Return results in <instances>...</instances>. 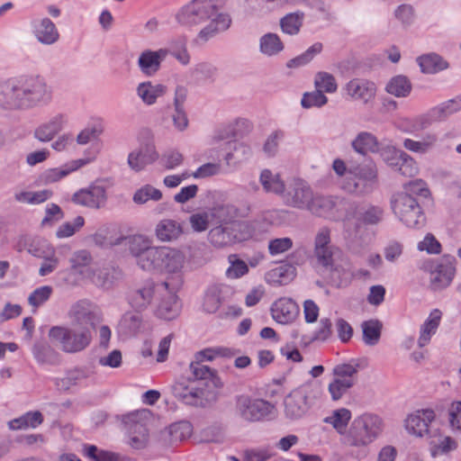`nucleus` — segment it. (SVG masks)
Here are the masks:
<instances>
[{
    "label": "nucleus",
    "instance_id": "nucleus-14",
    "mask_svg": "<svg viewBox=\"0 0 461 461\" xmlns=\"http://www.w3.org/2000/svg\"><path fill=\"white\" fill-rule=\"evenodd\" d=\"M120 243L127 240L130 253L135 258L137 265L143 270L149 269L150 261L157 247L152 246V241L144 235H133L119 238Z\"/></svg>",
    "mask_w": 461,
    "mask_h": 461
},
{
    "label": "nucleus",
    "instance_id": "nucleus-11",
    "mask_svg": "<svg viewBox=\"0 0 461 461\" xmlns=\"http://www.w3.org/2000/svg\"><path fill=\"white\" fill-rule=\"evenodd\" d=\"M186 263V255L177 249L166 246L157 247L147 271H157L170 275H180Z\"/></svg>",
    "mask_w": 461,
    "mask_h": 461
},
{
    "label": "nucleus",
    "instance_id": "nucleus-7",
    "mask_svg": "<svg viewBox=\"0 0 461 461\" xmlns=\"http://www.w3.org/2000/svg\"><path fill=\"white\" fill-rule=\"evenodd\" d=\"M356 209V202L336 196L313 194L312 202L310 203L307 211L317 216L330 219L343 217L345 220H349L351 217H355Z\"/></svg>",
    "mask_w": 461,
    "mask_h": 461
},
{
    "label": "nucleus",
    "instance_id": "nucleus-37",
    "mask_svg": "<svg viewBox=\"0 0 461 461\" xmlns=\"http://www.w3.org/2000/svg\"><path fill=\"white\" fill-rule=\"evenodd\" d=\"M156 236L160 241L176 240L182 233L179 222L172 219H163L156 226Z\"/></svg>",
    "mask_w": 461,
    "mask_h": 461
},
{
    "label": "nucleus",
    "instance_id": "nucleus-38",
    "mask_svg": "<svg viewBox=\"0 0 461 461\" xmlns=\"http://www.w3.org/2000/svg\"><path fill=\"white\" fill-rule=\"evenodd\" d=\"M32 354L38 363L55 366L60 362V355L46 342L35 343Z\"/></svg>",
    "mask_w": 461,
    "mask_h": 461
},
{
    "label": "nucleus",
    "instance_id": "nucleus-35",
    "mask_svg": "<svg viewBox=\"0 0 461 461\" xmlns=\"http://www.w3.org/2000/svg\"><path fill=\"white\" fill-rule=\"evenodd\" d=\"M442 317V312L438 309H434L428 319L420 327V334L418 344L420 348L426 346L430 341L431 337L436 333Z\"/></svg>",
    "mask_w": 461,
    "mask_h": 461
},
{
    "label": "nucleus",
    "instance_id": "nucleus-34",
    "mask_svg": "<svg viewBox=\"0 0 461 461\" xmlns=\"http://www.w3.org/2000/svg\"><path fill=\"white\" fill-rule=\"evenodd\" d=\"M364 367L365 365L362 360L351 359L348 363L336 365L332 369V375L335 379L348 381L353 383V385H355L357 383V373Z\"/></svg>",
    "mask_w": 461,
    "mask_h": 461
},
{
    "label": "nucleus",
    "instance_id": "nucleus-51",
    "mask_svg": "<svg viewBox=\"0 0 461 461\" xmlns=\"http://www.w3.org/2000/svg\"><path fill=\"white\" fill-rule=\"evenodd\" d=\"M162 198V193L151 185H145L138 189L133 194V202L138 204H143L149 200L159 201Z\"/></svg>",
    "mask_w": 461,
    "mask_h": 461
},
{
    "label": "nucleus",
    "instance_id": "nucleus-13",
    "mask_svg": "<svg viewBox=\"0 0 461 461\" xmlns=\"http://www.w3.org/2000/svg\"><path fill=\"white\" fill-rule=\"evenodd\" d=\"M313 194L312 188L305 180L294 177L286 183L282 199L290 207L307 210L312 202Z\"/></svg>",
    "mask_w": 461,
    "mask_h": 461
},
{
    "label": "nucleus",
    "instance_id": "nucleus-57",
    "mask_svg": "<svg viewBox=\"0 0 461 461\" xmlns=\"http://www.w3.org/2000/svg\"><path fill=\"white\" fill-rule=\"evenodd\" d=\"M328 102L327 96L319 89L315 91L304 93L301 100L303 108L321 107Z\"/></svg>",
    "mask_w": 461,
    "mask_h": 461
},
{
    "label": "nucleus",
    "instance_id": "nucleus-10",
    "mask_svg": "<svg viewBox=\"0 0 461 461\" xmlns=\"http://www.w3.org/2000/svg\"><path fill=\"white\" fill-rule=\"evenodd\" d=\"M173 395L187 405L206 407L214 403L218 399V392L204 389L196 385L193 381H177L171 386Z\"/></svg>",
    "mask_w": 461,
    "mask_h": 461
},
{
    "label": "nucleus",
    "instance_id": "nucleus-25",
    "mask_svg": "<svg viewBox=\"0 0 461 461\" xmlns=\"http://www.w3.org/2000/svg\"><path fill=\"white\" fill-rule=\"evenodd\" d=\"M167 49L158 50H146L140 53L138 59V66L142 74L147 77L154 76L160 68L161 62L168 55Z\"/></svg>",
    "mask_w": 461,
    "mask_h": 461
},
{
    "label": "nucleus",
    "instance_id": "nucleus-18",
    "mask_svg": "<svg viewBox=\"0 0 461 461\" xmlns=\"http://www.w3.org/2000/svg\"><path fill=\"white\" fill-rule=\"evenodd\" d=\"M435 412L430 409L420 410L407 416L404 420V427L407 432L414 437H428L435 429L433 421Z\"/></svg>",
    "mask_w": 461,
    "mask_h": 461
},
{
    "label": "nucleus",
    "instance_id": "nucleus-58",
    "mask_svg": "<svg viewBox=\"0 0 461 461\" xmlns=\"http://www.w3.org/2000/svg\"><path fill=\"white\" fill-rule=\"evenodd\" d=\"M115 279L114 269L110 267L99 268L93 273V283L103 288H109Z\"/></svg>",
    "mask_w": 461,
    "mask_h": 461
},
{
    "label": "nucleus",
    "instance_id": "nucleus-49",
    "mask_svg": "<svg viewBox=\"0 0 461 461\" xmlns=\"http://www.w3.org/2000/svg\"><path fill=\"white\" fill-rule=\"evenodd\" d=\"M351 419V411L346 408L337 409L331 415L324 418L323 421L330 424L339 433L343 434Z\"/></svg>",
    "mask_w": 461,
    "mask_h": 461
},
{
    "label": "nucleus",
    "instance_id": "nucleus-29",
    "mask_svg": "<svg viewBox=\"0 0 461 461\" xmlns=\"http://www.w3.org/2000/svg\"><path fill=\"white\" fill-rule=\"evenodd\" d=\"M90 162L88 158H79L72 160L61 167H54L45 170L41 176V179L44 184H52L58 182L61 178L67 176L71 172H74L80 167L87 165Z\"/></svg>",
    "mask_w": 461,
    "mask_h": 461
},
{
    "label": "nucleus",
    "instance_id": "nucleus-43",
    "mask_svg": "<svg viewBox=\"0 0 461 461\" xmlns=\"http://www.w3.org/2000/svg\"><path fill=\"white\" fill-rule=\"evenodd\" d=\"M353 149L360 154H366V152H377L379 150L380 144L375 136L370 132L363 131L360 132L356 139L352 141Z\"/></svg>",
    "mask_w": 461,
    "mask_h": 461
},
{
    "label": "nucleus",
    "instance_id": "nucleus-62",
    "mask_svg": "<svg viewBox=\"0 0 461 461\" xmlns=\"http://www.w3.org/2000/svg\"><path fill=\"white\" fill-rule=\"evenodd\" d=\"M52 291L53 289L50 285L36 288L28 297L29 304L35 308L42 305L50 299Z\"/></svg>",
    "mask_w": 461,
    "mask_h": 461
},
{
    "label": "nucleus",
    "instance_id": "nucleus-9",
    "mask_svg": "<svg viewBox=\"0 0 461 461\" xmlns=\"http://www.w3.org/2000/svg\"><path fill=\"white\" fill-rule=\"evenodd\" d=\"M49 337L60 344L61 349L66 353H77L86 348L92 340V332L86 328L80 329L71 327H52L49 331Z\"/></svg>",
    "mask_w": 461,
    "mask_h": 461
},
{
    "label": "nucleus",
    "instance_id": "nucleus-61",
    "mask_svg": "<svg viewBox=\"0 0 461 461\" xmlns=\"http://www.w3.org/2000/svg\"><path fill=\"white\" fill-rule=\"evenodd\" d=\"M353 386V383L351 382L333 378V380L329 384L328 391L333 401H339Z\"/></svg>",
    "mask_w": 461,
    "mask_h": 461
},
{
    "label": "nucleus",
    "instance_id": "nucleus-50",
    "mask_svg": "<svg viewBox=\"0 0 461 461\" xmlns=\"http://www.w3.org/2000/svg\"><path fill=\"white\" fill-rule=\"evenodd\" d=\"M209 260L208 249L205 244L198 243L188 247V256L186 263L191 267H199L206 264Z\"/></svg>",
    "mask_w": 461,
    "mask_h": 461
},
{
    "label": "nucleus",
    "instance_id": "nucleus-59",
    "mask_svg": "<svg viewBox=\"0 0 461 461\" xmlns=\"http://www.w3.org/2000/svg\"><path fill=\"white\" fill-rule=\"evenodd\" d=\"M393 14L403 27L411 26L415 21V9L409 4H402L397 6Z\"/></svg>",
    "mask_w": 461,
    "mask_h": 461
},
{
    "label": "nucleus",
    "instance_id": "nucleus-39",
    "mask_svg": "<svg viewBox=\"0 0 461 461\" xmlns=\"http://www.w3.org/2000/svg\"><path fill=\"white\" fill-rule=\"evenodd\" d=\"M87 377L86 373L80 368L68 370L65 376L53 378V383L59 391L66 392L78 385Z\"/></svg>",
    "mask_w": 461,
    "mask_h": 461
},
{
    "label": "nucleus",
    "instance_id": "nucleus-4",
    "mask_svg": "<svg viewBox=\"0 0 461 461\" xmlns=\"http://www.w3.org/2000/svg\"><path fill=\"white\" fill-rule=\"evenodd\" d=\"M315 267L335 286L347 284L351 277L350 265L347 260H339V251L337 248L313 250Z\"/></svg>",
    "mask_w": 461,
    "mask_h": 461
},
{
    "label": "nucleus",
    "instance_id": "nucleus-21",
    "mask_svg": "<svg viewBox=\"0 0 461 461\" xmlns=\"http://www.w3.org/2000/svg\"><path fill=\"white\" fill-rule=\"evenodd\" d=\"M68 118L65 113H56L41 123L33 132V136L41 142H49L68 125Z\"/></svg>",
    "mask_w": 461,
    "mask_h": 461
},
{
    "label": "nucleus",
    "instance_id": "nucleus-31",
    "mask_svg": "<svg viewBox=\"0 0 461 461\" xmlns=\"http://www.w3.org/2000/svg\"><path fill=\"white\" fill-rule=\"evenodd\" d=\"M167 93V86L162 84H153L151 81L140 83L136 87L138 97L146 105H153L157 100Z\"/></svg>",
    "mask_w": 461,
    "mask_h": 461
},
{
    "label": "nucleus",
    "instance_id": "nucleus-27",
    "mask_svg": "<svg viewBox=\"0 0 461 461\" xmlns=\"http://www.w3.org/2000/svg\"><path fill=\"white\" fill-rule=\"evenodd\" d=\"M156 285L153 280H145L142 284L131 291L129 303L137 311L146 309L152 302Z\"/></svg>",
    "mask_w": 461,
    "mask_h": 461
},
{
    "label": "nucleus",
    "instance_id": "nucleus-1",
    "mask_svg": "<svg viewBox=\"0 0 461 461\" xmlns=\"http://www.w3.org/2000/svg\"><path fill=\"white\" fill-rule=\"evenodd\" d=\"M51 90L40 77H21L0 84V105L28 110L50 103Z\"/></svg>",
    "mask_w": 461,
    "mask_h": 461
},
{
    "label": "nucleus",
    "instance_id": "nucleus-52",
    "mask_svg": "<svg viewBox=\"0 0 461 461\" xmlns=\"http://www.w3.org/2000/svg\"><path fill=\"white\" fill-rule=\"evenodd\" d=\"M230 267L226 270V276L230 279H237L249 272L248 265L239 258L238 255L230 254L228 257Z\"/></svg>",
    "mask_w": 461,
    "mask_h": 461
},
{
    "label": "nucleus",
    "instance_id": "nucleus-30",
    "mask_svg": "<svg viewBox=\"0 0 461 461\" xmlns=\"http://www.w3.org/2000/svg\"><path fill=\"white\" fill-rule=\"evenodd\" d=\"M208 240L216 248L230 246L240 240L235 234L234 226L221 224L209 231Z\"/></svg>",
    "mask_w": 461,
    "mask_h": 461
},
{
    "label": "nucleus",
    "instance_id": "nucleus-15",
    "mask_svg": "<svg viewBox=\"0 0 461 461\" xmlns=\"http://www.w3.org/2000/svg\"><path fill=\"white\" fill-rule=\"evenodd\" d=\"M71 325L86 328L92 332L95 323L99 321V313L96 307L88 300H79L73 303L68 312Z\"/></svg>",
    "mask_w": 461,
    "mask_h": 461
},
{
    "label": "nucleus",
    "instance_id": "nucleus-56",
    "mask_svg": "<svg viewBox=\"0 0 461 461\" xmlns=\"http://www.w3.org/2000/svg\"><path fill=\"white\" fill-rule=\"evenodd\" d=\"M314 85L322 93H334L338 88L335 77L328 72H318L315 76Z\"/></svg>",
    "mask_w": 461,
    "mask_h": 461
},
{
    "label": "nucleus",
    "instance_id": "nucleus-45",
    "mask_svg": "<svg viewBox=\"0 0 461 461\" xmlns=\"http://www.w3.org/2000/svg\"><path fill=\"white\" fill-rule=\"evenodd\" d=\"M412 85L409 78L402 75L392 77L385 86L388 94L396 97H406L410 95Z\"/></svg>",
    "mask_w": 461,
    "mask_h": 461
},
{
    "label": "nucleus",
    "instance_id": "nucleus-22",
    "mask_svg": "<svg viewBox=\"0 0 461 461\" xmlns=\"http://www.w3.org/2000/svg\"><path fill=\"white\" fill-rule=\"evenodd\" d=\"M233 288L225 284H215L206 290L203 309L207 313H214L221 304L226 302L232 294Z\"/></svg>",
    "mask_w": 461,
    "mask_h": 461
},
{
    "label": "nucleus",
    "instance_id": "nucleus-63",
    "mask_svg": "<svg viewBox=\"0 0 461 461\" xmlns=\"http://www.w3.org/2000/svg\"><path fill=\"white\" fill-rule=\"evenodd\" d=\"M295 268L290 265L279 266L269 273V276L273 278L274 282L280 285L287 283L294 276Z\"/></svg>",
    "mask_w": 461,
    "mask_h": 461
},
{
    "label": "nucleus",
    "instance_id": "nucleus-55",
    "mask_svg": "<svg viewBox=\"0 0 461 461\" xmlns=\"http://www.w3.org/2000/svg\"><path fill=\"white\" fill-rule=\"evenodd\" d=\"M27 251L33 257L43 258L54 255V249L43 240H32L27 246Z\"/></svg>",
    "mask_w": 461,
    "mask_h": 461
},
{
    "label": "nucleus",
    "instance_id": "nucleus-12",
    "mask_svg": "<svg viewBox=\"0 0 461 461\" xmlns=\"http://www.w3.org/2000/svg\"><path fill=\"white\" fill-rule=\"evenodd\" d=\"M274 406L262 399L241 394L236 397L235 413L246 421H258L272 412Z\"/></svg>",
    "mask_w": 461,
    "mask_h": 461
},
{
    "label": "nucleus",
    "instance_id": "nucleus-6",
    "mask_svg": "<svg viewBox=\"0 0 461 461\" xmlns=\"http://www.w3.org/2000/svg\"><path fill=\"white\" fill-rule=\"evenodd\" d=\"M378 183V171L374 162H368L348 168L342 188L356 195L371 194Z\"/></svg>",
    "mask_w": 461,
    "mask_h": 461
},
{
    "label": "nucleus",
    "instance_id": "nucleus-44",
    "mask_svg": "<svg viewBox=\"0 0 461 461\" xmlns=\"http://www.w3.org/2000/svg\"><path fill=\"white\" fill-rule=\"evenodd\" d=\"M383 325L378 320L365 321L361 324L363 341L366 346H375L378 344Z\"/></svg>",
    "mask_w": 461,
    "mask_h": 461
},
{
    "label": "nucleus",
    "instance_id": "nucleus-17",
    "mask_svg": "<svg viewBox=\"0 0 461 461\" xmlns=\"http://www.w3.org/2000/svg\"><path fill=\"white\" fill-rule=\"evenodd\" d=\"M456 273V258L444 255L437 260L430 271V285L434 290L446 288L450 285Z\"/></svg>",
    "mask_w": 461,
    "mask_h": 461
},
{
    "label": "nucleus",
    "instance_id": "nucleus-26",
    "mask_svg": "<svg viewBox=\"0 0 461 461\" xmlns=\"http://www.w3.org/2000/svg\"><path fill=\"white\" fill-rule=\"evenodd\" d=\"M32 26L35 38L41 44L52 45L59 39L55 23L48 17L34 19L32 22Z\"/></svg>",
    "mask_w": 461,
    "mask_h": 461
},
{
    "label": "nucleus",
    "instance_id": "nucleus-42",
    "mask_svg": "<svg viewBox=\"0 0 461 461\" xmlns=\"http://www.w3.org/2000/svg\"><path fill=\"white\" fill-rule=\"evenodd\" d=\"M305 14L302 11H296L285 14L280 19V27L284 33L294 36L300 32Z\"/></svg>",
    "mask_w": 461,
    "mask_h": 461
},
{
    "label": "nucleus",
    "instance_id": "nucleus-36",
    "mask_svg": "<svg viewBox=\"0 0 461 461\" xmlns=\"http://www.w3.org/2000/svg\"><path fill=\"white\" fill-rule=\"evenodd\" d=\"M250 212V206L247 205L242 209L233 204H222L213 209L212 215L221 223H229L238 217H246Z\"/></svg>",
    "mask_w": 461,
    "mask_h": 461
},
{
    "label": "nucleus",
    "instance_id": "nucleus-60",
    "mask_svg": "<svg viewBox=\"0 0 461 461\" xmlns=\"http://www.w3.org/2000/svg\"><path fill=\"white\" fill-rule=\"evenodd\" d=\"M104 131V127L101 123H96L92 126L83 129L76 138L78 145H86L91 140L97 139Z\"/></svg>",
    "mask_w": 461,
    "mask_h": 461
},
{
    "label": "nucleus",
    "instance_id": "nucleus-32",
    "mask_svg": "<svg viewBox=\"0 0 461 461\" xmlns=\"http://www.w3.org/2000/svg\"><path fill=\"white\" fill-rule=\"evenodd\" d=\"M384 211L378 205L367 204L355 210V217L358 222L364 225H377L384 220Z\"/></svg>",
    "mask_w": 461,
    "mask_h": 461
},
{
    "label": "nucleus",
    "instance_id": "nucleus-19",
    "mask_svg": "<svg viewBox=\"0 0 461 461\" xmlns=\"http://www.w3.org/2000/svg\"><path fill=\"white\" fill-rule=\"evenodd\" d=\"M158 158L159 154L155 144L153 142H146L129 153L127 164L132 171L139 173L143 171L148 166L155 163Z\"/></svg>",
    "mask_w": 461,
    "mask_h": 461
},
{
    "label": "nucleus",
    "instance_id": "nucleus-8",
    "mask_svg": "<svg viewBox=\"0 0 461 461\" xmlns=\"http://www.w3.org/2000/svg\"><path fill=\"white\" fill-rule=\"evenodd\" d=\"M382 431V420L366 413L354 419L347 435L350 446L363 447L373 442Z\"/></svg>",
    "mask_w": 461,
    "mask_h": 461
},
{
    "label": "nucleus",
    "instance_id": "nucleus-48",
    "mask_svg": "<svg viewBox=\"0 0 461 461\" xmlns=\"http://www.w3.org/2000/svg\"><path fill=\"white\" fill-rule=\"evenodd\" d=\"M418 63L423 73L434 74L447 67V62L438 54L431 53L420 57Z\"/></svg>",
    "mask_w": 461,
    "mask_h": 461
},
{
    "label": "nucleus",
    "instance_id": "nucleus-47",
    "mask_svg": "<svg viewBox=\"0 0 461 461\" xmlns=\"http://www.w3.org/2000/svg\"><path fill=\"white\" fill-rule=\"evenodd\" d=\"M461 110V97L454 98L431 108V116L437 122L446 120L448 116Z\"/></svg>",
    "mask_w": 461,
    "mask_h": 461
},
{
    "label": "nucleus",
    "instance_id": "nucleus-53",
    "mask_svg": "<svg viewBox=\"0 0 461 461\" xmlns=\"http://www.w3.org/2000/svg\"><path fill=\"white\" fill-rule=\"evenodd\" d=\"M377 152L380 154L382 159L393 170L396 166L399 165V161L405 153L391 145L380 146Z\"/></svg>",
    "mask_w": 461,
    "mask_h": 461
},
{
    "label": "nucleus",
    "instance_id": "nucleus-54",
    "mask_svg": "<svg viewBox=\"0 0 461 461\" xmlns=\"http://www.w3.org/2000/svg\"><path fill=\"white\" fill-rule=\"evenodd\" d=\"M322 50V43L315 42L310 48H308L303 54L300 56L292 59L288 61L287 66L289 68H297L309 63L314 56L321 53Z\"/></svg>",
    "mask_w": 461,
    "mask_h": 461
},
{
    "label": "nucleus",
    "instance_id": "nucleus-46",
    "mask_svg": "<svg viewBox=\"0 0 461 461\" xmlns=\"http://www.w3.org/2000/svg\"><path fill=\"white\" fill-rule=\"evenodd\" d=\"M260 52L267 56H275L284 50V43L276 33L268 32L259 39Z\"/></svg>",
    "mask_w": 461,
    "mask_h": 461
},
{
    "label": "nucleus",
    "instance_id": "nucleus-5",
    "mask_svg": "<svg viewBox=\"0 0 461 461\" xmlns=\"http://www.w3.org/2000/svg\"><path fill=\"white\" fill-rule=\"evenodd\" d=\"M321 388L308 382L292 390L284 399L285 416L292 420L304 417L320 397Z\"/></svg>",
    "mask_w": 461,
    "mask_h": 461
},
{
    "label": "nucleus",
    "instance_id": "nucleus-2",
    "mask_svg": "<svg viewBox=\"0 0 461 461\" xmlns=\"http://www.w3.org/2000/svg\"><path fill=\"white\" fill-rule=\"evenodd\" d=\"M179 23L186 26L199 25L209 22L198 33L197 39L205 42L216 34L225 32L231 23L229 14L219 12L213 0H192L176 14Z\"/></svg>",
    "mask_w": 461,
    "mask_h": 461
},
{
    "label": "nucleus",
    "instance_id": "nucleus-24",
    "mask_svg": "<svg viewBox=\"0 0 461 461\" xmlns=\"http://www.w3.org/2000/svg\"><path fill=\"white\" fill-rule=\"evenodd\" d=\"M347 95L353 100L365 104L372 100L376 93L375 84L365 78H353L344 87Z\"/></svg>",
    "mask_w": 461,
    "mask_h": 461
},
{
    "label": "nucleus",
    "instance_id": "nucleus-23",
    "mask_svg": "<svg viewBox=\"0 0 461 461\" xmlns=\"http://www.w3.org/2000/svg\"><path fill=\"white\" fill-rule=\"evenodd\" d=\"M72 201L79 205L99 209L105 204L106 191L102 185H90L73 194Z\"/></svg>",
    "mask_w": 461,
    "mask_h": 461
},
{
    "label": "nucleus",
    "instance_id": "nucleus-64",
    "mask_svg": "<svg viewBox=\"0 0 461 461\" xmlns=\"http://www.w3.org/2000/svg\"><path fill=\"white\" fill-rule=\"evenodd\" d=\"M402 156L394 170L404 176H414L419 171L417 163L406 152Z\"/></svg>",
    "mask_w": 461,
    "mask_h": 461
},
{
    "label": "nucleus",
    "instance_id": "nucleus-20",
    "mask_svg": "<svg viewBox=\"0 0 461 461\" xmlns=\"http://www.w3.org/2000/svg\"><path fill=\"white\" fill-rule=\"evenodd\" d=\"M190 371L194 377L193 382H195L198 386L217 391V389L221 388L223 385L221 378L217 375L216 370L203 365L200 361H193L190 364Z\"/></svg>",
    "mask_w": 461,
    "mask_h": 461
},
{
    "label": "nucleus",
    "instance_id": "nucleus-33",
    "mask_svg": "<svg viewBox=\"0 0 461 461\" xmlns=\"http://www.w3.org/2000/svg\"><path fill=\"white\" fill-rule=\"evenodd\" d=\"M428 439L432 456L444 455L456 448V442L448 436H442L438 429L432 431Z\"/></svg>",
    "mask_w": 461,
    "mask_h": 461
},
{
    "label": "nucleus",
    "instance_id": "nucleus-3",
    "mask_svg": "<svg viewBox=\"0 0 461 461\" xmlns=\"http://www.w3.org/2000/svg\"><path fill=\"white\" fill-rule=\"evenodd\" d=\"M429 191L422 180L410 182L404 191L393 194L391 206L395 216L407 227L419 229L425 224V215L413 195L427 197Z\"/></svg>",
    "mask_w": 461,
    "mask_h": 461
},
{
    "label": "nucleus",
    "instance_id": "nucleus-41",
    "mask_svg": "<svg viewBox=\"0 0 461 461\" xmlns=\"http://www.w3.org/2000/svg\"><path fill=\"white\" fill-rule=\"evenodd\" d=\"M43 421V416L41 411H28L23 415L15 418L8 422V427L12 430L25 429L28 428L35 429Z\"/></svg>",
    "mask_w": 461,
    "mask_h": 461
},
{
    "label": "nucleus",
    "instance_id": "nucleus-28",
    "mask_svg": "<svg viewBox=\"0 0 461 461\" xmlns=\"http://www.w3.org/2000/svg\"><path fill=\"white\" fill-rule=\"evenodd\" d=\"M272 317L282 324L294 321L299 313L297 303L290 298H280L271 307Z\"/></svg>",
    "mask_w": 461,
    "mask_h": 461
},
{
    "label": "nucleus",
    "instance_id": "nucleus-40",
    "mask_svg": "<svg viewBox=\"0 0 461 461\" xmlns=\"http://www.w3.org/2000/svg\"><path fill=\"white\" fill-rule=\"evenodd\" d=\"M259 182L267 193L279 194L281 197L286 187V184L280 178L278 174H274L269 169H264L260 173Z\"/></svg>",
    "mask_w": 461,
    "mask_h": 461
},
{
    "label": "nucleus",
    "instance_id": "nucleus-16",
    "mask_svg": "<svg viewBox=\"0 0 461 461\" xmlns=\"http://www.w3.org/2000/svg\"><path fill=\"white\" fill-rule=\"evenodd\" d=\"M178 286L179 283L173 285L167 281L161 282L158 285V290L160 291L163 289L167 292V294L160 300L157 307V317L166 321H171L179 315L180 304L176 296Z\"/></svg>",
    "mask_w": 461,
    "mask_h": 461
}]
</instances>
